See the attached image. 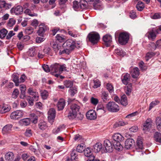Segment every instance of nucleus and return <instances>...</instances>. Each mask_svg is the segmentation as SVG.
Masks as SVG:
<instances>
[{"label":"nucleus","instance_id":"f257e3e1","mask_svg":"<svg viewBox=\"0 0 161 161\" xmlns=\"http://www.w3.org/2000/svg\"><path fill=\"white\" fill-rule=\"evenodd\" d=\"M80 109V106L76 104H73L71 106L68 117L70 119H73L76 118L77 113Z\"/></svg>","mask_w":161,"mask_h":161},{"label":"nucleus","instance_id":"f03ea898","mask_svg":"<svg viewBox=\"0 0 161 161\" xmlns=\"http://www.w3.org/2000/svg\"><path fill=\"white\" fill-rule=\"evenodd\" d=\"M66 68L65 64L60 65L58 64H55L51 65V70L53 73L55 72L60 74L63 71L66 70Z\"/></svg>","mask_w":161,"mask_h":161},{"label":"nucleus","instance_id":"7ed1b4c3","mask_svg":"<svg viewBox=\"0 0 161 161\" xmlns=\"http://www.w3.org/2000/svg\"><path fill=\"white\" fill-rule=\"evenodd\" d=\"M106 108L108 111L112 112H116L119 110L118 105L113 102H108L106 105Z\"/></svg>","mask_w":161,"mask_h":161},{"label":"nucleus","instance_id":"20e7f679","mask_svg":"<svg viewBox=\"0 0 161 161\" xmlns=\"http://www.w3.org/2000/svg\"><path fill=\"white\" fill-rule=\"evenodd\" d=\"M129 39V34L125 32H122L120 34L119 37V42L121 45L126 44Z\"/></svg>","mask_w":161,"mask_h":161},{"label":"nucleus","instance_id":"39448f33","mask_svg":"<svg viewBox=\"0 0 161 161\" xmlns=\"http://www.w3.org/2000/svg\"><path fill=\"white\" fill-rule=\"evenodd\" d=\"M87 37L89 41L93 44L97 43L100 39L99 34L95 32L90 33L88 35Z\"/></svg>","mask_w":161,"mask_h":161},{"label":"nucleus","instance_id":"423d86ee","mask_svg":"<svg viewBox=\"0 0 161 161\" xmlns=\"http://www.w3.org/2000/svg\"><path fill=\"white\" fill-rule=\"evenodd\" d=\"M158 33V30L154 28L148 32L147 35L149 40L154 41Z\"/></svg>","mask_w":161,"mask_h":161},{"label":"nucleus","instance_id":"0eeeda50","mask_svg":"<svg viewBox=\"0 0 161 161\" xmlns=\"http://www.w3.org/2000/svg\"><path fill=\"white\" fill-rule=\"evenodd\" d=\"M24 112L21 110H17L12 112L10 115L11 119H16L23 117Z\"/></svg>","mask_w":161,"mask_h":161},{"label":"nucleus","instance_id":"6e6552de","mask_svg":"<svg viewBox=\"0 0 161 161\" xmlns=\"http://www.w3.org/2000/svg\"><path fill=\"white\" fill-rule=\"evenodd\" d=\"M78 43L75 42L74 41L71 39H69L67 40L64 43V45H65L67 48H69L71 50L74 49L75 46H76V44Z\"/></svg>","mask_w":161,"mask_h":161},{"label":"nucleus","instance_id":"1a4fd4ad","mask_svg":"<svg viewBox=\"0 0 161 161\" xmlns=\"http://www.w3.org/2000/svg\"><path fill=\"white\" fill-rule=\"evenodd\" d=\"M48 119L49 122L51 123H53V120L55 118L56 111L54 109L51 108L49 109L48 112Z\"/></svg>","mask_w":161,"mask_h":161},{"label":"nucleus","instance_id":"9d476101","mask_svg":"<svg viewBox=\"0 0 161 161\" xmlns=\"http://www.w3.org/2000/svg\"><path fill=\"white\" fill-rule=\"evenodd\" d=\"M11 7V5L7 3L4 1H0V13H3L4 10Z\"/></svg>","mask_w":161,"mask_h":161},{"label":"nucleus","instance_id":"9b49d317","mask_svg":"<svg viewBox=\"0 0 161 161\" xmlns=\"http://www.w3.org/2000/svg\"><path fill=\"white\" fill-rule=\"evenodd\" d=\"M152 123L151 119L150 118L147 119L144 124L143 130L145 132L149 131L151 128Z\"/></svg>","mask_w":161,"mask_h":161},{"label":"nucleus","instance_id":"f8f14e48","mask_svg":"<svg viewBox=\"0 0 161 161\" xmlns=\"http://www.w3.org/2000/svg\"><path fill=\"white\" fill-rule=\"evenodd\" d=\"M104 146L106 152L110 153L113 151V146L109 140L106 139L104 141Z\"/></svg>","mask_w":161,"mask_h":161},{"label":"nucleus","instance_id":"ddd939ff","mask_svg":"<svg viewBox=\"0 0 161 161\" xmlns=\"http://www.w3.org/2000/svg\"><path fill=\"white\" fill-rule=\"evenodd\" d=\"M23 8L19 5L12 8L10 10L12 14H14L16 15L21 14L23 12Z\"/></svg>","mask_w":161,"mask_h":161},{"label":"nucleus","instance_id":"4468645a","mask_svg":"<svg viewBox=\"0 0 161 161\" xmlns=\"http://www.w3.org/2000/svg\"><path fill=\"white\" fill-rule=\"evenodd\" d=\"M28 93L31 95L32 98H34L35 101H37L39 97L37 92H36L31 88H29L28 90Z\"/></svg>","mask_w":161,"mask_h":161},{"label":"nucleus","instance_id":"2eb2a0df","mask_svg":"<svg viewBox=\"0 0 161 161\" xmlns=\"http://www.w3.org/2000/svg\"><path fill=\"white\" fill-rule=\"evenodd\" d=\"M103 39L107 47L110 45L112 42V37L110 35L107 34L104 36Z\"/></svg>","mask_w":161,"mask_h":161},{"label":"nucleus","instance_id":"dca6fc26","mask_svg":"<svg viewBox=\"0 0 161 161\" xmlns=\"http://www.w3.org/2000/svg\"><path fill=\"white\" fill-rule=\"evenodd\" d=\"M86 116L87 119L90 120H94L97 118L96 113L93 110L89 111L86 114Z\"/></svg>","mask_w":161,"mask_h":161},{"label":"nucleus","instance_id":"f3484780","mask_svg":"<svg viewBox=\"0 0 161 161\" xmlns=\"http://www.w3.org/2000/svg\"><path fill=\"white\" fill-rule=\"evenodd\" d=\"M65 105V100L63 99H60L58 102L57 106L58 111L63 110Z\"/></svg>","mask_w":161,"mask_h":161},{"label":"nucleus","instance_id":"a211bd4d","mask_svg":"<svg viewBox=\"0 0 161 161\" xmlns=\"http://www.w3.org/2000/svg\"><path fill=\"white\" fill-rule=\"evenodd\" d=\"M137 144L136 148L137 150H142L143 148V146L142 142V138L141 136H138L137 140Z\"/></svg>","mask_w":161,"mask_h":161},{"label":"nucleus","instance_id":"6ab92c4d","mask_svg":"<svg viewBox=\"0 0 161 161\" xmlns=\"http://www.w3.org/2000/svg\"><path fill=\"white\" fill-rule=\"evenodd\" d=\"M112 138L115 142H121L124 140V137L119 133H115L112 136Z\"/></svg>","mask_w":161,"mask_h":161},{"label":"nucleus","instance_id":"aec40b11","mask_svg":"<svg viewBox=\"0 0 161 161\" xmlns=\"http://www.w3.org/2000/svg\"><path fill=\"white\" fill-rule=\"evenodd\" d=\"M11 109L10 106L8 105L3 104L2 106H1V108L0 110V113L3 114L9 111Z\"/></svg>","mask_w":161,"mask_h":161},{"label":"nucleus","instance_id":"412c9836","mask_svg":"<svg viewBox=\"0 0 161 161\" xmlns=\"http://www.w3.org/2000/svg\"><path fill=\"white\" fill-rule=\"evenodd\" d=\"M12 125L8 124L5 126L2 129V132L3 134L9 133L11 130Z\"/></svg>","mask_w":161,"mask_h":161},{"label":"nucleus","instance_id":"4be33fe9","mask_svg":"<svg viewBox=\"0 0 161 161\" xmlns=\"http://www.w3.org/2000/svg\"><path fill=\"white\" fill-rule=\"evenodd\" d=\"M134 142V140L132 139H127L125 142V147L128 149H130Z\"/></svg>","mask_w":161,"mask_h":161},{"label":"nucleus","instance_id":"5701e85b","mask_svg":"<svg viewBox=\"0 0 161 161\" xmlns=\"http://www.w3.org/2000/svg\"><path fill=\"white\" fill-rule=\"evenodd\" d=\"M131 75L133 78H137L139 75L140 72L138 68L137 67L134 68L131 71Z\"/></svg>","mask_w":161,"mask_h":161},{"label":"nucleus","instance_id":"b1692460","mask_svg":"<svg viewBox=\"0 0 161 161\" xmlns=\"http://www.w3.org/2000/svg\"><path fill=\"white\" fill-rule=\"evenodd\" d=\"M14 158V153L11 152L7 153L5 155V159L7 161H13Z\"/></svg>","mask_w":161,"mask_h":161},{"label":"nucleus","instance_id":"393cba45","mask_svg":"<svg viewBox=\"0 0 161 161\" xmlns=\"http://www.w3.org/2000/svg\"><path fill=\"white\" fill-rule=\"evenodd\" d=\"M84 154L85 156L91 158V157L94 156L92 155V150L89 147H87L84 150Z\"/></svg>","mask_w":161,"mask_h":161},{"label":"nucleus","instance_id":"a878e982","mask_svg":"<svg viewBox=\"0 0 161 161\" xmlns=\"http://www.w3.org/2000/svg\"><path fill=\"white\" fill-rule=\"evenodd\" d=\"M102 148V144L100 142H97L94 146V151L97 153L99 152Z\"/></svg>","mask_w":161,"mask_h":161},{"label":"nucleus","instance_id":"bb28decb","mask_svg":"<svg viewBox=\"0 0 161 161\" xmlns=\"http://www.w3.org/2000/svg\"><path fill=\"white\" fill-rule=\"evenodd\" d=\"M130 75L128 73H126L124 76V78L122 79V82L125 85H128L130 81Z\"/></svg>","mask_w":161,"mask_h":161},{"label":"nucleus","instance_id":"cd10ccee","mask_svg":"<svg viewBox=\"0 0 161 161\" xmlns=\"http://www.w3.org/2000/svg\"><path fill=\"white\" fill-rule=\"evenodd\" d=\"M39 128L42 130H44L47 129L48 127L46 123L43 121H41L38 124Z\"/></svg>","mask_w":161,"mask_h":161},{"label":"nucleus","instance_id":"c85d7f7f","mask_svg":"<svg viewBox=\"0 0 161 161\" xmlns=\"http://www.w3.org/2000/svg\"><path fill=\"white\" fill-rule=\"evenodd\" d=\"M20 124L22 125L27 126L30 123V119L29 118H26L21 119L19 121Z\"/></svg>","mask_w":161,"mask_h":161},{"label":"nucleus","instance_id":"c756f323","mask_svg":"<svg viewBox=\"0 0 161 161\" xmlns=\"http://www.w3.org/2000/svg\"><path fill=\"white\" fill-rule=\"evenodd\" d=\"M122 105L126 106L128 104V101L126 96L124 95L121 97L120 102Z\"/></svg>","mask_w":161,"mask_h":161},{"label":"nucleus","instance_id":"7c9ffc66","mask_svg":"<svg viewBox=\"0 0 161 161\" xmlns=\"http://www.w3.org/2000/svg\"><path fill=\"white\" fill-rule=\"evenodd\" d=\"M155 122L157 129L159 131H161V118L159 117H157Z\"/></svg>","mask_w":161,"mask_h":161},{"label":"nucleus","instance_id":"2f4dec72","mask_svg":"<svg viewBox=\"0 0 161 161\" xmlns=\"http://www.w3.org/2000/svg\"><path fill=\"white\" fill-rule=\"evenodd\" d=\"M154 137L156 142L161 143V134L160 132H156L154 133Z\"/></svg>","mask_w":161,"mask_h":161},{"label":"nucleus","instance_id":"473e14b6","mask_svg":"<svg viewBox=\"0 0 161 161\" xmlns=\"http://www.w3.org/2000/svg\"><path fill=\"white\" fill-rule=\"evenodd\" d=\"M27 54L29 56L33 57L36 54V49L35 47H32L29 49L27 52Z\"/></svg>","mask_w":161,"mask_h":161},{"label":"nucleus","instance_id":"72a5a7b5","mask_svg":"<svg viewBox=\"0 0 161 161\" xmlns=\"http://www.w3.org/2000/svg\"><path fill=\"white\" fill-rule=\"evenodd\" d=\"M85 144L83 143H82L77 146L76 148V150L79 153H82L85 150Z\"/></svg>","mask_w":161,"mask_h":161},{"label":"nucleus","instance_id":"f704fd0d","mask_svg":"<svg viewBox=\"0 0 161 161\" xmlns=\"http://www.w3.org/2000/svg\"><path fill=\"white\" fill-rule=\"evenodd\" d=\"M13 80L15 83L16 86H18L19 85V76L16 74H13L12 75Z\"/></svg>","mask_w":161,"mask_h":161},{"label":"nucleus","instance_id":"c9c22d12","mask_svg":"<svg viewBox=\"0 0 161 161\" xmlns=\"http://www.w3.org/2000/svg\"><path fill=\"white\" fill-rule=\"evenodd\" d=\"M71 159L72 161H76L78 159V156L76 153L75 150H73L71 153Z\"/></svg>","mask_w":161,"mask_h":161},{"label":"nucleus","instance_id":"e433bc0d","mask_svg":"<svg viewBox=\"0 0 161 161\" xmlns=\"http://www.w3.org/2000/svg\"><path fill=\"white\" fill-rule=\"evenodd\" d=\"M115 53L117 55L121 57H123L125 54V53L121 48L115 49Z\"/></svg>","mask_w":161,"mask_h":161},{"label":"nucleus","instance_id":"4c0bfd02","mask_svg":"<svg viewBox=\"0 0 161 161\" xmlns=\"http://www.w3.org/2000/svg\"><path fill=\"white\" fill-rule=\"evenodd\" d=\"M145 7L144 4L142 2L139 1L136 5V7L138 11H142Z\"/></svg>","mask_w":161,"mask_h":161},{"label":"nucleus","instance_id":"58836bf2","mask_svg":"<svg viewBox=\"0 0 161 161\" xmlns=\"http://www.w3.org/2000/svg\"><path fill=\"white\" fill-rule=\"evenodd\" d=\"M113 145L114 148L118 151L121 150L122 147L120 142H115L113 143Z\"/></svg>","mask_w":161,"mask_h":161},{"label":"nucleus","instance_id":"ea45409f","mask_svg":"<svg viewBox=\"0 0 161 161\" xmlns=\"http://www.w3.org/2000/svg\"><path fill=\"white\" fill-rule=\"evenodd\" d=\"M46 30V28L45 26L39 27L38 31V35L40 36H43Z\"/></svg>","mask_w":161,"mask_h":161},{"label":"nucleus","instance_id":"a19ab883","mask_svg":"<svg viewBox=\"0 0 161 161\" xmlns=\"http://www.w3.org/2000/svg\"><path fill=\"white\" fill-rule=\"evenodd\" d=\"M24 13L31 17L37 16V14L31 13V10L28 8L26 9L24 11Z\"/></svg>","mask_w":161,"mask_h":161},{"label":"nucleus","instance_id":"79ce46f5","mask_svg":"<svg viewBox=\"0 0 161 161\" xmlns=\"http://www.w3.org/2000/svg\"><path fill=\"white\" fill-rule=\"evenodd\" d=\"M73 8L75 11H78L80 8V3L77 1H75L73 2Z\"/></svg>","mask_w":161,"mask_h":161},{"label":"nucleus","instance_id":"37998d69","mask_svg":"<svg viewBox=\"0 0 161 161\" xmlns=\"http://www.w3.org/2000/svg\"><path fill=\"white\" fill-rule=\"evenodd\" d=\"M132 90L131 83H129L125 88V93L127 95H129L130 93Z\"/></svg>","mask_w":161,"mask_h":161},{"label":"nucleus","instance_id":"c03bdc74","mask_svg":"<svg viewBox=\"0 0 161 161\" xmlns=\"http://www.w3.org/2000/svg\"><path fill=\"white\" fill-rule=\"evenodd\" d=\"M8 33V31L5 29H3L0 30V38L3 39L6 36Z\"/></svg>","mask_w":161,"mask_h":161},{"label":"nucleus","instance_id":"a18cd8bd","mask_svg":"<svg viewBox=\"0 0 161 161\" xmlns=\"http://www.w3.org/2000/svg\"><path fill=\"white\" fill-rule=\"evenodd\" d=\"M56 40L60 42H63L65 41L64 36L60 34H57L56 37Z\"/></svg>","mask_w":161,"mask_h":161},{"label":"nucleus","instance_id":"49530a36","mask_svg":"<svg viewBox=\"0 0 161 161\" xmlns=\"http://www.w3.org/2000/svg\"><path fill=\"white\" fill-rule=\"evenodd\" d=\"M87 1L83 0L81 1L80 2V8L81 9H84L87 7Z\"/></svg>","mask_w":161,"mask_h":161},{"label":"nucleus","instance_id":"de8ad7c7","mask_svg":"<svg viewBox=\"0 0 161 161\" xmlns=\"http://www.w3.org/2000/svg\"><path fill=\"white\" fill-rule=\"evenodd\" d=\"M31 120L32 122L34 124H36L37 122L38 117L34 114H31Z\"/></svg>","mask_w":161,"mask_h":161},{"label":"nucleus","instance_id":"09e8293b","mask_svg":"<svg viewBox=\"0 0 161 161\" xmlns=\"http://www.w3.org/2000/svg\"><path fill=\"white\" fill-rule=\"evenodd\" d=\"M159 103V102L157 100H155L152 102L149 105V107L148 111L150 110L154 106L158 104Z\"/></svg>","mask_w":161,"mask_h":161},{"label":"nucleus","instance_id":"8fccbe9b","mask_svg":"<svg viewBox=\"0 0 161 161\" xmlns=\"http://www.w3.org/2000/svg\"><path fill=\"white\" fill-rule=\"evenodd\" d=\"M69 92L72 96H74L77 92L76 88L75 87H71L69 89Z\"/></svg>","mask_w":161,"mask_h":161},{"label":"nucleus","instance_id":"3c124183","mask_svg":"<svg viewBox=\"0 0 161 161\" xmlns=\"http://www.w3.org/2000/svg\"><path fill=\"white\" fill-rule=\"evenodd\" d=\"M64 84L66 88H71L73 85V82L69 80H66L64 82Z\"/></svg>","mask_w":161,"mask_h":161},{"label":"nucleus","instance_id":"603ef678","mask_svg":"<svg viewBox=\"0 0 161 161\" xmlns=\"http://www.w3.org/2000/svg\"><path fill=\"white\" fill-rule=\"evenodd\" d=\"M94 8L95 10H101L103 9V6L100 3H93Z\"/></svg>","mask_w":161,"mask_h":161},{"label":"nucleus","instance_id":"864d4df0","mask_svg":"<svg viewBox=\"0 0 161 161\" xmlns=\"http://www.w3.org/2000/svg\"><path fill=\"white\" fill-rule=\"evenodd\" d=\"M15 22L16 21L14 19H10L7 23V26L9 27H12L15 24Z\"/></svg>","mask_w":161,"mask_h":161},{"label":"nucleus","instance_id":"5fc2aeb1","mask_svg":"<svg viewBox=\"0 0 161 161\" xmlns=\"http://www.w3.org/2000/svg\"><path fill=\"white\" fill-rule=\"evenodd\" d=\"M155 55V54L153 52L147 53L146 56V61H148L150 58H152Z\"/></svg>","mask_w":161,"mask_h":161},{"label":"nucleus","instance_id":"6e6d98bb","mask_svg":"<svg viewBox=\"0 0 161 161\" xmlns=\"http://www.w3.org/2000/svg\"><path fill=\"white\" fill-rule=\"evenodd\" d=\"M94 85L93 87L94 88H96L100 86L101 85L100 82L97 79L93 81Z\"/></svg>","mask_w":161,"mask_h":161},{"label":"nucleus","instance_id":"4d7b16f0","mask_svg":"<svg viewBox=\"0 0 161 161\" xmlns=\"http://www.w3.org/2000/svg\"><path fill=\"white\" fill-rule=\"evenodd\" d=\"M149 49L151 50H155L157 48V46L156 44L153 42H151L148 46Z\"/></svg>","mask_w":161,"mask_h":161},{"label":"nucleus","instance_id":"13d9d810","mask_svg":"<svg viewBox=\"0 0 161 161\" xmlns=\"http://www.w3.org/2000/svg\"><path fill=\"white\" fill-rule=\"evenodd\" d=\"M19 91L17 89H15L13 91L12 94V97L14 98H17L19 95Z\"/></svg>","mask_w":161,"mask_h":161},{"label":"nucleus","instance_id":"bf43d9fd","mask_svg":"<svg viewBox=\"0 0 161 161\" xmlns=\"http://www.w3.org/2000/svg\"><path fill=\"white\" fill-rule=\"evenodd\" d=\"M25 31L27 34L30 35L33 32V29L31 27H29L25 30Z\"/></svg>","mask_w":161,"mask_h":161},{"label":"nucleus","instance_id":"052dcab7","mask_svg":"<svg viewBox=\"0 0 161 161\" xmlns=\"http://www.w3.org/2000/svg\"><path fill=\"white\" fill-rule=\"evenodd\" d=\"M107 88L110 93L114 92L113 87L111 84L108 83L107 84Z\"/></svg>","mask_w":161,"mask_h":161},{"label":"nucleus","instance_id":"680f3d73","mask_svg":"<svg viewBox=\"0 0 161 161\" xmlns=\"http://www.w3.org/2000/svg\"><path fill=\"white\" fill-rule=\"evenodd\" d=\"M51 44L54 49V50L56 51V52H57L58 50V47L57 43L55 42H53L51 43Z\"/></svg>","mask_w":161,"mask_h":161},{"label":"nucleus","instance_id":"e2e57ef3","mask_svg":"<svg viewBox=\"0 0 161 161\" xmlns=\"http://www.w3.org/2000/svg\"><path fill=\"white\" fill-rule=\"evenodd\" d=\"M27 100L28 103L30 105H32L33 104V101H36L34 99V98H32L31 96H28L27 98Z\"/></svg>","mask_w":161,"mask_h":161},{"label":"nucleus","instance_id":"0e129e2a","mask_svg":"<svg viewBox=\"0 0 161 161\" xmlns=\"http://www.w3.org/2000/svg\"><path fill=\"white\" fill-rule=\"evenodd\" d=\"M41 95L42 98L46 99L48 96V93L46 91L44 90L41 93Z\"/></svg>","mask_w":161,"mask_h":161},{"label":"nucleus","instance_id":"69168bd1","mask_svg":"<svg viewBox=\"0 0 161 161\" xmlns=\"http://www.w3.org/2000/svg\"><path fill=\"white\" fill-rule=\"evenodd\" d=\"M15 34V33H14L13 31H10L8 34L6 36V39L8 40L10 39L11 38V37L14 36Z\"/></svg>","mask_w":161,"mask_h":161},{"label":"nucleus","instance_id":"338daca9","mask_svg":"<svg viewBox=\"0 0 161 161\" xmlns=\"http://www.w3.org/2000/svg\"><path fill=\"white\" fill-rule=\"evenodd\" d=\"M62 128V127L61 126H59L58 128L54 129L53 130L52 132L53 134H57L60 132Z\"/></svg>","mask_w":161,"mask_h":161},{"label":"nucleus","instance_id":"774afa93","mask_svg":"<svg viewBox=\"0 0 161 161\" xmlns=\"http://www.w3.org/2000/svg\"><path fill=\"white\" fill-rule=\"evenodd\" d=\"M102 99L103 100V101L107 100L108 98V95L107 93L104 92H103L101 96Z\"/></svg>","mask_w":161,"mask_h":161}]
</instances>
